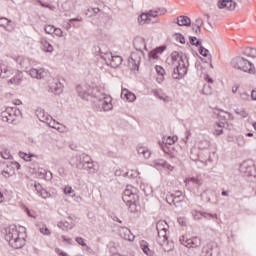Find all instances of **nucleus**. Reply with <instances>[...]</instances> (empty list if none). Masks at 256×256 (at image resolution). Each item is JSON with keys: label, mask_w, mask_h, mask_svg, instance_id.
I'll return each instance as SVG.
<instances>
[{"label": "nucleus", "mask_w": 256, "mask_h": 256, "mask_svg": "<svg viewBox=\"0 0 256 256\" xmlns=\"http://www.w3.org/2000/svg\"><path fill=\"white\" fill-rule=\"evenodd\" d=\"M166 63L173 68L172 77L173 79H183L189 71V58L183 53L174 51L167 58Z\"/></svg>", "instance_id": "obj_1"}, {"label": "nucleus", "mask_w": 256, "mask_h": 256, "mask_svg": "<svg viewBox=\"0 0 256 256\" xmlns=\"http://www.w3.org/2000/svg\"><path fill=\"white\" fill-rule=\"evenodd\" d=\"M93 95L96 99V105L99 111H111L113 109V98L110 95L105 94V89L102 91L97 88Z\"/></svg>", "instance_id": "obj_2"}, {"label": "nucleus", "mask_w": 256, "mask_h": 256, "mask_svg": "<svg viewBox=\"0 0 256 256\" xmlns=\"http://www.w3.org/2000/svg\"><path fill=\"white\" fill-rule=\"evenodd\" d=\"M0 77L1 79H9V77H12L10 80H8V85H21V83H23L21 71H13L3 63L0 64Z\"/></svg>", "instance_id": "obj_3"}, {"label": "nucleus", "mask_w": 256, "mask_h": 256, "mask_svg": "<svg viewBox=\"0 0 256 256\" xmlns=\"http://www.w3.org/2000/svg\"><path fill=\"white\" fill-rule=\"evenodd\" d=\"M230 65L233 67V69H237L238 71H243L244 73H249L250 75L255 74V65H253L251 61L247 60L243 56L233 58Z\"/></svg>", "instance_id": "obj_4"}, {"label": "nucleus", "mask_w": 256, "mask_h": 256, "mask_svg": "<svg viewBox=\"0 0 256 256\" xmlns=\"http://www.w3.org/2000/svg\"><path fill=\"white\" fill-rule=\"evenodd\" d=\"M76 169H79L80 171L84 169V171H87L89 175H93V173H96L95 164L93 163V159L90 158L89 155L82 154L79 157V160L76 162Z\"/></svg>", "instance_id": "obj_5"}, {"label": "nucleus", "mask_w": 256, "mask_h": 256, "mask_svg": "<svg viewBox=\"0 0 256 256\" xmlns=\"http://www.w3.org/2000/svg\"><path fill=\"white\" fill-rule=\"evenodd\" d=\"M100 57L105 61L106 65L113 69H116V67H119V65L123 63V58H121V56H113L111 52L102 53Z\"/></svg>", "instance_id": "obj_6"}, {"label": "nucleus", "mask_w": 256, "mask_h": 256, "mask_svg": "<svg viewBox=\"0 0 256 256\" xmlns=\"http://www.w3.org/2000/svg\"><path fill=\"white\" fill-rule=\"evenodd\" d=\"M19 115H21V110L17 107H8L1 113L2 121L4 123H13L15 117H19Z\"/></svg>", "instance_id": "obj_7"}, {"label": "nucleus", "mask_w": 256, "mask_h": 256, "mask_svg": "<svg viewBox=\"0 0 256 256\" xmlns=\"http://www.w3.org/2000/svg\"><path fill=\"white\" fill-rule=\"evenodd\" d=\"M141 57H143V51H135L131 53L128 59V65L132 71H139Z\"/></svg>", "instance_id": "obj_8"}, {"label": "nucleus", "mask_w": 256, "mask_h": 256, "mask_svg": "<svg viewBox=\"0 0 256 256\" xmlns=\"http://www.w3.org/2000/svg\"><path fill=\"white\" fill-rule=\"evenodd\" d=\"M240 173L245 177L255 175V163L252 160H246L240 164Z\"/></svg>", "instance_id": "obj_9"}, {"label": "nucleus", "mask_w": 256, "mask_h": 256, "mask_svg": "<svg viewBox=\"0 0 256 256\" xmlns=\"http://www.w3.org/2000/svg\"><path fill=\"white\" fill-rule=\"evenodd\" d=\"M77 10V0H66L60 6V11L64 13L65 17H69L71 13Z\"/></svg>", "instance_id": "obj_10"}, {"label": "nucleus", "mask_w": 256, "mask_h": 256, "mask_svg": "<svg viewBox=\"0 0 256 256\" xmlns=\"http://www.w3.org/2000/svg\"><path fill=\"white\" fill-rule=\"evenodd\" d=\"M179 241L181 245H184L188 249H195L201 246V238L199 237L186 238L185 236H181Z\"/></svg>", "instance_id": "obj_11"}, {"label": "nucleus", "mask_w": 256, "mask_h": 256, "mask_svg": "<svg viewBox=\"0 0 256 256\" xmlns=\"http://www.w3.org/2000/svg\"><path fill=\"white\" fill-rule=\"evenodd\" d=\"M122 199L126 205L129 203H139V195L133 192V189L126 188L123 192Z\"/></svg>", "instance_id": "obj_12"}, {"label": "nucleus", "mask_w": 256, "mask_h": 256, "mask_svg": "<svg viewBox=\"0 0 256 256\" xmlns=\"http://www.w3.org/2000/svg\"><path fill=\"white\" fill-rule=\"evenodd\" d=\"M49 93H54V95H61L63 93V84L57 78H52L49 80Z\"/></svg>", "instance_id": "obj_13"}, {"label": "nucleus", "mask_w": 256, "mask_h": 256, "mask_svg": "<svg viewBox=\"0 0 256 256\" xmlns=\"http://www.w3.org/2000/svg\"><path fill=\"white\" fill-rule=\"evenodd\" d=\"M217 7L221 11H235L237 3L233 0H219L217 2Z\"/></svg>", "instance_id": "obj_14"}, {"label": "nucleus", "mask_w": 256, "mask_h": 256, "mask_svg": "<svg viewBox=\"0 0 256 256\" xmlns=\"http://www.w3.org/2000/svg\"><path fill=\"white\" fill-rule=\"evenodd\" d=\"M152 167H154L158 171H161L162 169H165V171H173V169H175V167H173L171 164L163 159L154 160L152 162Z\"/></svg>", "instance_id": "obj_15"}, {"label": "nucleus", "mask_w": 256, "mask_h": 256, "mask_svg": "<svg viewBox=\"0 0 256 256\" xmlns=\"http://www.w3.org/2000/svg\"><path fill=\"white\" fill-rule=\"evenodd\" d=\"M156 229L158 231V239L162 237H167V231L169 229V224L165 220H160L157 222Z\"/></svg>", "instance_id": "obj_16"}, {"label": "nucleus", "mask_w": 256, "mask_h": 256, "mask_svg": "<svg viewBox=\"0 0 256 256\" xmlns=\"http://www.w3.org/2000/svg\"><path fill=\"white\" fill-rule=\"evenodd\" d=\"M76 91L79 97H81V99H84L85 101H88V99L91 97V93H93L91 88H88L87 86H81V85H78L76 87Z\"/></svg>", "instance_id": "obj_17"}, {"label": "nucleus", "mask_w": 256, "mask_h": 256, "mask_svg": "<svg viewBox=\"0 0 256 256\" xmlns=\"http://www.w3.org/2000/svg\"><path fill=\"white\" fill-rule=\"evenodd\" d=\"M22 233L23 232L17 230V228L15 226H13V227L9 228L8 231L6 232L5 240L8 243H11L16 238H18L20 235H22Z\"/></svg>", "instance_id": "obj_18"}, {"label": "nucleus", "mask_w": 256, "mask_h": 256, "mask_svg": "<svg viewBox=\"0 0 256 256\" xmlns=\"http://www.w3.org/2000/svg\"><path fill=\"white\" fill-rule=\"evenodd\" d=\"M158 243L162 246L163 251H166L167 253L175 249V245L173 244V242H169L167 236L158 238Z\"/></svg>", "instance_id": "obj_19"}, {"label": "nucleus", "mask_w": 256, "mask_h": 256, "mask_svg": "<svg viewBox=\"0 0 256 256\" xmlns=\"http://www.w3.org/2000/svg\"><path fill=\"white\" fill-rule=\"evenodd\" d=\"M27 235H25V232L20 234L14 241L9 243L13 247V249H22V247H25V238Z\"/></svg>", "instance_id": "obj_20"}, {"label": "nucleus", "mask_w": 256, "mask_h": 256, "mask_svg": "<svg viewBox=\"0 0 256 256\" xmlns=\"http://www.w3.org/2000/svg\"><path fill=\"white\" fill-rule=\"evenodd\" d=\"M119 235L122 239H125V241H135V235H133L131 230L127 227H120Z\"/></svg>", "instance_id": "obj_21"}, {"label": "nucleus", "mask_w": 256, "mask_h": 256, "mask_svg": "<svg viewBox=\"0 0 256 256\" xmlns=\"http://www.w3.org/2000/svg\"><path fill=\"white\" fill-rule=\"evenodd\" d=\"M28 75H30V77H32V79H38L41 80L45 77V69L43 68H32L30 70L27 71Z\"/></svg>", "instance_id": "obj_22"}, {"label": "nucleus", "mask_w": 256, "mask_h": 256, "mask_svg": "<svg viewBox=\"0 0 256 256\" xmlns=\"http://www.w3.org/2000/svg\"><path fill=\"white\" fill-rule=\"evenodd\" d=\"M40 49H42L44 53H53L55 51L53 44H50L46 38L40 39Z\"/></svg>", "instance_id": "obj_23"}, {"label": "nucleus", "mask_w": 256, "mask_h": 256, "mask_svg": "<svg viewBox=\"0 0 256 256\" xmlns=\"http://www.w3.org/2000/svg\"><path fill=\"white\" fill-rule=\"evenodd\" d=\"M36 117L42 123H49V119H51V115L45 112V110H43L42 108L36 110Z\"/></svg>", "instance_id": "obj_24"}, {"label": "nucleus", "mask_w": 256, "mask_h": 256, "mask_svg": "<svg viewBox=\"0 0 256 256\" xmlns=\"http://www.w3.org/2000/svg\"><path fill=\"white\" fill-rule=\"evenodd\" d=\"M121 97H122V99L128 101L129 103H133V101H135V99H137V96L135 95V93L129 91L128 89L122 90Z\"/></svg>", "instance_id": "obj_25"}, {"label": "nucleus", "mask_w": 256, "mask_h": 256, "mask_svg": "<svg viewBox=\"0 0 256 256\" xmlns=\"http://www.w3.org/2000/svg\"><path fill=\"white\" fill-rule=\"evenodd\" d=\"M134 47L136 51H143V49H147V43L145 42V38H142V37L135 38Z\"/></svg>", "instance_id": "obj_26"}, {"label": "nucleus", "mask_w": 256, "mask_h": 256, "mask_svg": "<svg viewBox=\"0 0 256 256\" xmlns=\"http://www.w3.org/2000/svg\"><path fill=\"white\" fill-rule=\"evenodd\" d=\"M169 199H171L174 205H177V203H181V201L183 200V192L177 191L174 194L167 196L166 201H169Z\"/></svg>", "instance_id": "obj_27"}, {"label": "nucleus", "mask_w": 256, "mask_h": 256, "mask_svg": "<svg viewBox=\"0 0 256 256\" xmlns=\"http://www.w3.org/2000/svg\"><path fill=\"white\" fill-rule=\"evenodd\" d=\"M35 190L37 192V194L39 195V197H42V199H49V197H51V194H49V192H47V190L43 189V187L41 186V184H34Z\"/></svg>", "instance_id": "obj_28"}, {"label": "nucleus", "mask_w": 256, "mask_h": 256, "mask_svg": "<svg viewBox=\"0 0 256 256\" xmlns=\"http://www.w3.org/2000/svg\"><path fill=\"white\" fill-rule=\"evenodd\" d=\"M16 63L20 65L22 69L26 71V73L29 71V60L27 58H23V56H18L16 58Z\"/></svg>", "instance_id": "obj_29"}, {"label": "nucleus", "mask_w": 256, "mask_h": 256, "mask_svg": "<svg viewBox=\"0 0 256 256\" xmlns=\"http://www.w3.org/2000/svg\"><path fill=\"white\" fill-rule=\"evenodd\" d=\"M0 27L5 29V31L11 32L13 31V26L11 25V20L2 17L0 18Z\"/></svg>", "instance_id": "obj_30"}, {"label": "nucleus", "mask_w": 256, "mask_h": 256, "mask_svg": "<svg viewBox=\"0 0 256 256\" xmlns=\"http://www.w3.org/2000/svg\"><path fill=\"white\" fill-rule=\"evenodd\" d=\"M177 25L180 27H189L191 25V19L187 16H179L177 18Z\"/></svg>", "instance_id": "obj_31"}, {"label": "nucleus", "mask_w": 256, "mask_h": 256, "mask_svg": "<svg viewBox=\"0 0 256 256\" xmlns=\"http://www.w3.org/2000/svg\"><path fill=\"white\" fill-rule=\"evenodd\" d=\"M126 205L130 213H139V211H141V205H139V202H130Z\"/></svg>", "instance_id": "obj_32"}, {"label": "nucleus", "mask_w": 256, "mask_h": 256, "mask_svg": "<svg viewBox=\"0 0 256 256\" xmlns=\"http://www.w3.org/2000/svg\"><path fill=\"white\" fill-rule=\"evenodd\" d=\"M177 136H163L162 137V143H164V145H175V143H177Z\"/></svg>", "instance_id": "obj_33"}, {"label": "nucleus", "mask_w": 256, "mask_h": 256, "mask_svg": "<svg viewBox=\"0 0 256 256\" xmlns=\"http://www.w3.org/2000/svg\"><path fill=\"white\" fill-rule=\"evenodd\" d=\"M137 151L144 157V159H149L151 157V151L147 147L140 146Z\"/></svg>", "instance_id": "obj_34"}, {"label": "nucleus", "mask_w": 256, "mask_h": 256, "mask_svg": "<svg viewBox=\"0 0 256 256\" xmlns=\"http://www.w3.org/2000/svg\"><path fill=\"white\" fill-rule=\"evenodd\" d=\"M59 229H65L66 231H69L70 229H73L75 227V224L72 221H64L58 223Z\"/></svg>", "instance_id": "obj_35"}, {"label": "nucleus", "mask_w": 256, "mask_h": 256, "mask_svg": "<svg viewBox=\"0 0 256 256\" xmlns=\"http://www.w3.org/2000/svg\"><path fill=\"white\" fill-rule=\"evenodd\" d=\"M156 73L159 75L157 78L158 83H163V80L165 79V69L161 66H155Z\"/></svg>", "instance_id": "obj_36"}, {"label": "nucleus", "mask_w": 256, "mask_h": 256, "mask_svg": "<svg viewBox=\"0 0 256 256\" xmlns=\"http://www.w3.org/2000/svg\"><path fill=\"white\" fill-rule=\"evenodd\" d=\"M202 255H204V256H212L213 255V243H208L203 247Z\"/></svg>", "instance_id": "obj_37"}, {"label": "nucleus", "mask_w": 256, "mask_h": 256, "mask_svg": "<svg viewBox=\"0 0 256 256\" xmlns=\"http://www.w3.org/2000/svg\"><path fill=\"white\" fill-rule=\"evenodd\" d=\"M46 125L51 127L52 129H56L57 131H61V124L53 119V117L50 116V119L48 122H46Z\"/></svg>", "instance_id": "obj_38"}, {"label": "nucleus", "mask_w": 256, "mask_h": 256, "mask_svg": "<svg viewBox=\"0 0 256 256\" xmlns=\"http://www.w3.org/2000/svg\"><path fill=\"white\" fill-rule=\"evenodd\" d=\"M140 247H141L143 253H145V255L153 256V251H151V249H149V244L147 242L141 241Z\"/></svg>", "instance_id": "obj_39"}, {"label": "nucleus", "mask_w": 256, "mask_h": 256, "mask_svg": "<svg viewBox=\"0 0 256 256\" xmlns=\"http://www.w3.org/2000/svg\"><path fill=\"white\" fill-rule=\"evenodd\" d=\"M223 129H225V122H219L215 125L214 135H223Z\"/></svg>", "instance_id": "obj_40"}, {"label": "nucleus", "mask_w": 256, "mask_h": 256, "mask_svg": "<svg viewBox=\"0 0 256 256\" xmlns=\"http://www.w3.org/2000/svg\"><path fill=\"white\" fill-rule=\"evenodd\" d=\"M184 183H186V185H189V183H194V185H203V181H201V179L199 178H195V177H191V178H186L184 180Z\"/></svg>", "instance_id": "obj_41"}, {"label": "nucleus", "mask_w": 256, "mask_h": 256, "mask_svg": "<svg viewBox=\"0 0 256 256\" xmlns=\"http://www.w3.org/2000/svg\"><path fill=\"white\" fill-rule=\"evenodd\" d=\"M19 157H20V159H24V161H31V159H33V157H37V155L31 154V153L27 154L23 151H20Z\"/></svg>", "instance_id": "obj_42"}, {"label": "nucleus", "mask_w": 256, "mask_h": 256, "mask_svg": "<svg viewBox=\"0 0 256 256\" xmlns=\"http://www.w3.org/2000/svg\"><path fill=\"white\" fill-rule=\"evenodd\" d=\"M150 21L151 19L149 18L147 13L141 14L138 18V22L140 23V25H145V23H150Z\"/></svg>", "instance_id": "obj_43"}, {"label": "nucleus", "mask_w": 256, "mask_h": 256, "mask_svg": "<svg viewBox=\"0 0 256 256\" xmlns=\"http://www.w3.org/2000/svg\"><path fill=\"white\" fill-rule=\"evenodd\" d=\"M159 53H163L161 48H157L156 50L150 51L148 54L149 59H159Z\"/></svg>", "instance_id": "obj_44"}, {"label": "nucleus", "mask_w": 256, "mask_h": 256, "mask_svg": "<svg viewBox=\"0 0 256 256\" xmlns=\"http://www.w3.org/2000/svg\"><path fill=\"white\" fill-rule=\"evenodd\" d=\"M235 113L236 115H239L243 119L249 117V113H247V110H245L244 108H236Z\"/></svg>", "instance_id": "obj_45"}, {"label": "nucleus", "mask_w": 256, "mask_h": 256, "mask_svg": "<svg viewBox=\"0 0 256 256\" xmlns=\"http://www.w3.org/2000/svg\"><path fill=\"white\" fill-rule=\"evenodd\" d=\"M64 193L65 195H67L68 197H77V195L75 194V190H73V188L71 186H66L64 188Z\"/></svg>", "instance_id": "obj_46"}, {"label": "nucleus", "mask_w": 256, "mask_h": 256, "mask_svg": "<svg viewBox=\"0 0 256 256\" xmlns=\"http://www.w3.org/2000/svg\"><path fill=\"white\" fill-rule=\"evenodd\" d=\"M83 21V18H71L68 20V23L65 26L66 31H69L71 29V24L75 22H81Z\"/></svg>", "instance_id": "obj_47"}, {"label": "nucleus", "mask_w": 256, "mask_h": 256, "mask_svg": "<svg viewBox=\"0 0 256 256\" xmlns=\"http://www.w3.org/2000/svg\"><path fill=\"white\" fill-rule=\"evenodd\" d=\"M245 55H247V57H252L253 59H255L256 58V48H246Z\"/></svg>", "instance_id": "obj_48"}, {"label": "nucleus", "mask_w": 256, "mask_h": 256, "mask_svg": "<svg viewBox=\"0 0 256 256\" xmlns=\"http://www.w3.org/2000/svg\"><path fill=\"white\" fill-rule=\"evenodd\" d=\"M39 231H40V233H42V235H46V236L51 235V230H49V228H47V225H45V224L40 226Z\"/></svg>", "instance_id": "obj_49"}, {"label": "nucleus", "mask_w": 256, "mask_h": 256, "mask_svg": "<svg viewBox=\"0 0 256 256\" xmlns=\"http://www.w3.org/2000/svg\"><path fill=\"white\" fill-rule=\"evenodd\" d=\"M147 14L149 19H151V17H159V15H161V9L150 10Z\"/></svg>", "instance_id": "obj_50"}, {"label": "nucleus", "mask_w": 256, "mask_h": 256, "mask_svg": "<svg viewBox=\"0 0 256 256\" xmlns=\"http://www.w3.org/2000/svg\"><path fill=\"white\" fill-rule=\"evenodd\" d=\"M191 214H192L193 219H195V221H199V220H201V217H203V212H200L197 210H193L191 212Z\"/></svg>", "instance_id": "obj_51"}, {"label": "nucleus", "mask_w": 256, "mask_h": 256, "mask_svg": "<svg viewBox=\"0 0 256 256\" xmlns=\"http://www.w3.org/2000/svg\"><path fill=\"white\" fill-rule=\"evenodd\" d=\"M44 31L45 33H47L48 35H53L54 31H55V26L53 25H46L44 27Z\"/></svg>", "instance_id": "obj_52"}, {"label": "nucleus", "mask_w": 256, "mask_h": 256, "mask_svg": "<svg viewBox=\"0 0 256 256\" xmlns=\"http://www.w3.org/2000/svg\"><path fill=\"white\" fill-rule=\"evenodd\" d=\"M191 45H195V47L201 46V40H198L195 36H190Z\"/></svg>", "instance_id": "obj_53"}, {"label": "nucleus", "mask_w": 256, "mask_h": 256, "mask_svg": "<svg viewBox=\"0 0 256 256\" xmlns=\"http://www.w3.org/2000/svg\"><path fill=\"white\" fill-rule=\"evenodd\" d=\"M56 37H65V34L61 28H54V33Z\"/></svg>", "instance_id": "obj_54"}, {"label": "nucleus", "mask_w": 256, "mask_h": 256, "mask_svg": "<svg viewBox=\"0 0 256 256\" xmlns=\"http://www.w3.org/2000/svg\"><path fill=\"white\" fill-rule=\"evenodd\" d=\"M192 24H194L196 26L197 31H199V27H203V20L201 18H198Z\"/></svg>", "instance_id": "obj_55"}, {"label": "nucleus", "mask_w": 256, "mask_h": 256, "mask_svg": "<svg viewBox=\"0 0 256 256\" xmlns=\"http://www.w3.org/2000/svg\"><path fill=\"white\" fill-rule=\"evenodd\" d=\"M75 241L76 243H78V245H81V247H87V243H85V239L81 237H76Z\"/></svg>", "instance_id": "obj_56"}, {"label": "nucleus", "mask_w": 256, "mask_h": 256, "mask_svg": "<svg viewBox=\"0 0 256 256\" xmlns=\"http://www.w3.org/2000/svg\"><path fill=\"white\" fill-rule=\"evenodd\" d=\"M159 99L164 101V103H170L171 97L167 96L166 94H160Z\"/></svg>", "instance_id": "obj_57"}, {"label": "nucleus", "mask_w": 256, "mask_h": 256, "mask_svg": "<svg viewBox=\"0 0 256 256\" xmlns=\"http://www.w3.org/2000/svg\"><path fill=\"white\" fill-rule=\"evenodd\" d=\"M199 53L203 57H207L209 55V50L206 49L205 47L201 46L200 49H199Z\"/></svg>", "instance_id": "obj_58"}, {"label": "nucleus", "mask_w": 256, "mask_h": 256, "mask_svg": "<svg viewBox=\"0 0 256 256\" xmlns=\"http://www.w3.org/2000/svg\"><path fill=\"white\" fill-rule=\"evenodd\" d=\"M176 41H179V43L185 45V36H183L182 34H176Z\"/></svg>", "instance_id": "obj_59"}, {"label": "nucleus", "mask_w": 256, "mask_h": 256, "mask_svg": "<svg viewBox=\"0 0 256 256\" xmlns=\"http://www.w3.org/2000/svg\"><path fill=\"white\" fill-rule=\"evenodd\" d=\"M202 217H204V219H209V217L217 219V214H211V213L202 212Z\"/></svg>", "instance_id": "obj_60"}, {"label": "nucleus", "mask_w": 256, "mask_h": 256, "mask_svg": "<svg viewBox=\"0 0 256 256\" xmlns=\"http://www.w3.org/2000/svg\"><path fill=\"white\" fill-rule=\"evenodd\" d=\"M178 223H179V225H182V227H187V221H186L185 217H179Z\"/></svg>", "instance_id": "obj_61"}, {"label": "nucleus", "mask_w": 256, "mask_h": 256, "mask_svg": "<svg viewBox=\"0 0 256 256\" xmlns=\"http://www.w3.org/2000/svg\"><path fill=\"white\" fill-rule=\"evenodd\" d=\"M26 213H27L28 217H32L33 219H37V215L35 214V212H31V210H29V208H26Z\"/></svg>", "instance_id": "obj_62"}, {"label": "nucleus", "mask_w": 256, "mask_h": 256, "mask_svg": "<svg viewBox=\"0 0 256 256\" xmlns=\"http://www.w3.org/2000/svg\"><path fill=\"white\" fill-rule=\"evenodd\" d=\"M55 252L57 253V255H60V256H69L66 252H64L63 250H61L59 248H56Z\"/></svg>", "instance_id": "obj_63"}, {"label": "nucleus", "mask_w": 256, "mask_h": 256, "mask_svg": "<svg viewBox=\"0 0 256 256\" xmlns=\"http://www.w3.org/2000/svg\"><path fill=\"white\" fill-rule=\"evenodd\" d=\"M203 95H211V88L204 87L202 90Z\"/></svg>", "instance_id": "obj_64"}]
</instances>
